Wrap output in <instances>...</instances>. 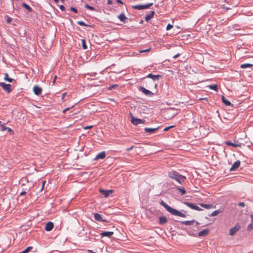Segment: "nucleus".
Here are the masks:
<instances>
[{"label":"nucleus","instance_id":"nucleus-1","mask_svg":"<svg viewBox=\"0 0 253 253\" xmlns=\"http://www.w3.org/2000/svg\"><path fill=\"white\" fill-rule=\"evenodd\" d=\"M168 176L171 179L176 181L180 184L186 179V177L179 174L176 171H171L168 172Z\"/></svg>","mask_w":253,"mask_h":253},{"label":"nucleus","instance_id":"nucleus-2","mask_svg":"<svg viewBox=\"0 0 253 253\" xmlns=\"http://www.w3.org/2000/svg\"><path fill=\"white\" fill-rule=\"evenodd\" d=\"M161 77V75H153L152 74H149L147 76L146 78H150L153 80V82H151V83L154 85L155 88H156L157 87V84L155 83L154 81H158L160 79V78Z\"/></svg>","mask_w":253,"mask_h":253},{"label":"nucleus","instance_id":"nucleus-3","mask_svg":"<svg viewBox=\"0 0 253 253\" xmlns=\"http://www.w3.org/2000/svg\"><path fill=\"white\" fill-rule=\"evenodd\" d=\"M153 4V3H149L144 5H135L132 6V8L137 10L147 9Z\"/></svg>","mask_w":253,"mask_h":253},{"label":"nucleus","instance_id":"nucleus-4","mask_svg":"<svg viewBox=\"0 0 253 253\" xmlns=\"http://www.w3.org/2000/svg\"><path fill=\"white\" fill-rule=\"evenodd\" d=\"M0 86L7 93H9L11 91V85L10 84H6L5 83H0Z\"/></svg>","mask_w":253,"mask_h":253},{"label":"nucleus","instance_id":"nucleus-5","mask_svg":"<svg viewBox=\"0 0 253 253\" xmlns=\"http://www.w3.org/2000/svg\"><path fill=\"white\" fill-rule=\"evenodd\" d=\"M131 114V122L134 125L137 126L138 124H141L144 123V121L143 120L138 119V118H136L132 116V114Z\"/></svg>","mask_w":253,"mask_h":253},{"label":"nucleus","instance_id":"nucleus-6","mask_svg":"<svg viewBox=\"0 0 253 253\" xmlns=\"http://www.w3.org/2000/svg\"><path fill=\"white\" fill-rule=\"evenodd\" d=\"M184 204L189 208H191V209L196 210L198 211H200L202 210V209L199 207L196 206L195 204L193 203L185 202Z\"/></svg>","mask_w":253,"mask_h":253},{"label":"nucleus","instance_id":"nucleus-7","mask_svg":"<svg viewBox=\"0 0 253 253\" xmlns=\"http://www.w3.org/2000/svg\"><path fill=\"white\" fill-rule=\"evenodd\" d=\"M241 228L239 224H237L235 226L230 229L229 234L231 236H233Z\"/></svg>","mask_w":253,"mask_h":253},{"label":"nucleus","instance_id":"nucleus-8","mask_svg":"<svg viewBox=\"0 0 253 253\" xmlns=\"http://www.w3.org/2000/svg\"><path fill=\"white\" fill-rule=\"evenodd\" d=\"M171 214L174 215H177L180 217H186V215L184 213H181L180 211L172 208L171 211H170V212Z\"/></svg>","mask_w":253,"mask_h":253},{"label":"nucleus","instance_id":"nucleus-9","mask_svg":"<svg viewBox=\"0 0 253 253\" xmlns=\"http://www.w3.org/2000/svg\"><path fill=\"white\" fill-rule=\"evenodd\" d=\"M140 90L141 91L146 95L148 96L151 97L154 95V93L152 91L146 89L145 87L142 86L140 87Z\"/></svg>","mask_w":253,"mask_h":253},{"label":"nucleus","instance_id":"nucleus-10","mask_svg":"<svg viewBox=\"0 0 253 253\" xmlns=\"http://www.w3.org/2000/svg\"><path fill=\"white\" fill-rule=\"evenodd\" d=\"M99 191L105 198L108 197L113 192L112 190H104L102 189H100Z\"/></svg>","mask_w":253,"mask_h":253},{"label":"nucleus","instance_id":"nucleus-11","mask_svg":"<svg viewBox=\"0 0 253 253\" xmlns=\"http://www.w3.org/2000/svg\"><path fill=\"white\" fill-rule=\"evenodd\" d=\"M241 162L239 160L236 161L230 169V171H235L237 169L240 165Z\"/></svg>","mask_w":253,"mask_h":253},{"label":"nucleus","instance_id":"nucleus-12","mask_svg":"<svg viewBox=\"0 0 253 253\" xmlns=\"http://www.w3.org/2000/svg\"><path fill=\"white\" fill-rule=\"evenodd\" d=\"M33 91L36 95H39L42 93V88L38 85H35L33 87Z\"/></svg>","mask_w":253,"mask_h":253},{"label":"nucleus","instance_id":"nucleus-13","mask_svg":"<svg viewBox=\"0 0 253 253\" xmlns=\"http://www.w3.org/2000/svg\"><path fill=\"white\" fill-rule=\"evenodd\" d=\"M53 223L52 222L49 221L46 224L45 230L46 231H50L53 229Z\"/></svg>","mask_w":253,"mask_h":253},{"label":"nucleus","instance_id":"nucleus-14","mask_svg":"<svg viewBox=\"0 0 253 253\" xmlns=\"http://www.w3.org/2000/svg\"><path fill=\"white\" fill-rule=\"evenodd\" d=\"M114 234L113 232L112 231H103L100 233V235L102 237H110Z\"/></svg>","mask_w":253,"mask_h":253},{"label":"nucleus","instance_id":"nucleus-15","mask_svg":"<svg viewBox=\"0 0 253 253\" xmlns=\"http://www.w3.org/2000/svg\"><path fill=\"white\" fill-rule=\"evenodd\" d=\"M105 152L104 151H103L98 154L94 158V160H97L99 159H103L105 157Z\"/></svg>","mask_w":253,"mask_h":253},{"label":"nucleus","instance_id":"nucleus-16","mask_svg":"<svg viewBox=\"0 0 253 253\" xmlns=\"http://www.w3.org/2000/svg\"><path fill=\"white\" fill-rule=\"evenodd\" d=\"M159 128V127L156 128H148V127H145L144 130L145 132H148L150 134H152L154 133Z\"/></svg>","mask_w":253,"mask_h":253},{"label":"nucleus","instance_id":"nucleus-17","mask_svg":"<svg viewBox=\"0 0 253 253\" xmlns=\"http://www.w3.org/2000/svg\"><path fill=\"white\" fill-rule=\"evenodd\" d=\"M118 18L120 19L121 21L125 23L126 22V21L127 19V17L123 13L118 15Z\"/></svg>","mask_w":253,"mask_h":253},{"label":"nucleus","instance_id":"nucleus-18","mask_svg":"<svg viewBox=\"0 0 253 253\" xmlns=\"http://www.w3.org/2000/svg\"><path fill=\"white\" fill-rule=\"evenodd\" d=\"M209 230L208 229H205L202 230V231H200L198 233V236H205L208 235L209 233Z\"/></svg>","mask_w":253,"mask_h":253},{"label":"nucleus","instance_id":"nucleus-19","mask_svg":"<svg viewBox=\"0 0 253 253\" xmlns=\"http://www.w3.org/2000/svg\"><path fill=\"white\" fill-rule=\"evenodd\" d=\"M154 14H155L154 11H151L150 13L146 16V17L145 18V21L147 22L149 21L153 17Z\"/></svg>","mask_w":253,"mask_h":253},{"label":"nucleus","instance_id":"nucleus-20","mask_svg":"<svg viewBox=\"0 0 253 253\" xmlns=\"http://www.w3.org/2000/svg\"><path fill=\"white\" fill-rule=\"evenodd\" d=\"M160 204L167 210L168 211L170 212V211H171L172 208L170 207V206L166 204L163 201H161Z\"/></svg>","mask_w":253,"mask_h":253},{"label":"nucleus","instance_id":"nucleus-21","mask_svg":"<svg viewBox=\"0 0 253 253\" xmlns=\"http://www.w3.org/2000/svg\"><path fill=\"white\" fill-rule=\"evenodd\" d=\"M253 66V64L250 63H245L241 65V68L242 69H246L248 68H252Z\"/></svg>","mask_w":253,"mask_h":253},{"label":"nucleus","instance_id":"nucleus-22","mask_svg":"<svg viewBox=\"0 0 253 253\" xmlns=\"http://www.w3.org/2000/svg\"><path fill=\"white\" fill-rule=\"evenodd\" d=\"M167 218L165 216H160L159 218V223L161 224H164L167 222Z\"/></svg>","mask_w":253,"mask_h":253},{"label":"nucleus","instance_id":"nucleus-23","mask_svg":"<svg viewBox=\"0 0 253 253\" xmlns=\"http://www.w3.org/2000/svg\"><path fill=\"white\" fill-rule=\"evenodd\" d=\"M94 217L95 219L98 221H103V220L102 219L101 215L99 213H95Z\"/></svg>","mask_w":253,"mask_h":253},{"label":"nucleus","instance_id":"nucleus-24","mask_svg":"<svg viewBox=\"0 0 253 253\" xmlns=\"http://www.w3.org/2000/svg\"><path fill=\"white\" fill-rule=\"evenodd\" d=\"M225 144L227 145H228V146H233L234 147H240V144H236V143H233L231 142L230 141H226L225 142Z\"/></svg>","mask_w":253,"mask_h":253},{"label":"nucleus","instance_id":"nucleus-25","mask_svg":"<svg viewBox=\"0 0 253 253\" xmlns=\"http://www.w3.org/2000/svg\"><path fill=\"white\" fill-rule=\"evenodd\" d=\"M200 205L201 207L204 208L206 209H210L211 208H212V205H211V204H206L201 203L200 204Z\"/></svg>","mask_w":253,"mask_h":253},{"label":"nucleus","instance_id":"nucleus-26","mask_svg":"<svg viewBox=\"0 0 253 253\" xmlns=\"http://www.w3.org/2000/svg\"><path fill=\"white\" fill-rule=\"evenodd\" d=\"M4 81L9 83H11L13 81V79L8 77V75L7 73H4Z\"/></svg>","mask_w":253,"mask_h":253},{"label":"nucleus","instance_id":"nucleus-27","mask_svg":"<svg viewBox=\"0 0 253 253\" xmlns=\"http://www.w3.org/2000/svg\"><path fill=\"white\" fill-rule=\"evenodd\" d=\"M222 101L226 106H230L231 104V102L227 100L223 96H222Z\"/></svg>","mask_w":253,"mask_h":253},{"label":"nucleus","instance_id":"nucleus-28","mask_svg":"<svg viewBox=\"0 0 253 253\" xmlns=\"http://www.w3.org/2000/svg\"><path fill=\"white\" fill-rule=\"evenodd\" d=\"M22 6L26 8L28 11L32 12L33 9L28 4H27L26 3H22Z\"/></svg>","mask_w":253,"mask_h":253},{"label":"nucleus","instance_id":"nucleus-29","mask_svg":"<svg viewBox=\"0 0 253 253\" xmlns=\"http://www.w3.org/2000/svg\"><path fill=\"white\" fill-rule=\"evenodd\" d=\"M176 190L179 191L181 195H184L186 193V191L183 187H176Z\"/></svg>","mask_w":253,"mask_h":253},{"label":"nucleus","instance_id":"nucleus-30","mask_svg":"<svg viewBox=\"0 0 253 253\" xmlns=\"http://www.w3.org/2000/svg\"><path fill=\"white\" fill-rule=\"evenodd\" d=\"M194 222V220H190V221L187 220V221H182L181 223L183 224H184L185 225H192Z\"/></svg>","mask_w":253,"mask_h":253},{"label":"nucleus","instance_id":"nucleus-31","mask_svg":"<svg viewBox=\"0 0 253 253\" xmlns=\"http://www.w3.org/2000/svg\"><path fill=\"white\" fill-rule=\"evenodd\" d=\"M77 24L81 26H84L86 27H90V25L85 24L83 21H79L77 22Z\"/></svg>","mask_w":253,"mask_h":253},{"label":"nucleus","instance_id":"nucleus-32","mask_svg":"<svg viewBox=\"0 0 253 253\" xmlns=\"http://www.w3.org/2000/svg\"><path fill=\"white\" fill-rule=\"evenodd\" d=\"M209 87H210V88L213 89L214 90H215V91H217L218 89V87L216 84L211 85L209 86Z\"/></svg>","mask_w":253,"mask_h":253},{"label":"nucleus","instance_id":"nucleus-33","mask_svg":"<svg viewBox=\"0 0 253 253\" xmlns=\"http://www.w3.org/2000/svg\"><path fill=\"white\" fill-rule=\"evenodd\" d=\"M32 249V247H28L25 250L19 253H28Z\"/></svg>","mask_w":253,"mask_h":253},{"label":"nucleus","instance_id":"nucleus-34","mask_svg":"<svg viewBox=\"0 0 253 253\" xmlns=\"http://www.w3.org/2000/svg\"><path fill=\"white\" fill-rule=\"evenodd\" d=\"M82 43L83 48L84 49H86L87 48V45L85 44V41L84 39L82 40Z\"/></svg>","mask_w":253,"mask_h":253},{"label":"nucleus","instance_id":"nucleus-35","mask_svg":"<svg viewBox=\"0 0 253 253\" xmlns=\"http://www.w3.org/2000/svg\"><path fill=\"white\" fill-rule=\"evenodd\" d=\"M84 7H85L86 8L88 9H89V10H95V8H94V7L91 6H90V5H88V4H85V6H84Z\"/></svg>","mask_w":253,"mask_h":253},{"label":"nucleus","instance_id":"nucleus-36","mask_svg":"<svg viewBox=\"0 0 253 253\" xmlns=\"http://www.w3.org/2000/svg\"><path fill=\"white\" fill-rule=\"evenodd\" d=\"M219 211L218 210H216V211H213L211 214V216H216L217 215L218 213H219Z\"/></svg>","mask_w":253,"mask_h":253},{"label":"nucleus","instance_id":"nucleus-37","mask_svg":"<svg viewBox=\"0 0 253 253\" xmlns=\"http://www.w3.org/2000/svg\"><path fill=\"white\" fill-rule=\"evenodd\" d=\"M118 86V85L117 84H113V85H111L109 86L108 87V89L109 90H112L114 88H115V87H117Z\"/></svg>","mask_w":253,"mask_h":253},{"label":"nucleus","instance_id":"nucleus-38","mask_svg":"<svg viewBox=\"0 0 253 253\" xmlns=\"http://www.w3.org/2000/svg\"><path fill=\"white\" fill-rule=\"evenodd\" d=\"M172 27H173V26L172 25H171L170 24H168L167 26L166 29H167V30H169L171 29Z\"/></svg>","mask_w":253,"mask_h":253},{"label":"nucleus","instance_id":"nucleus-39","mask_svg":"<svg viewBox=\"0 0 253 253\" xmlns=\"http://www.w3.org/2000/svg\"><path fill=\"white\" fill-rule=\"evenodd\" d=\"M172 127H173V126H169L165 127L164 129V130L166 131H168V130H169L170 128H172Z\"/></svg>","mask_w":253,"mask_h":253},{"label":"nucleus","instance_id":"nucleus-40","mask_svg":"<svg viewBox=\"0 0 253 253\" xmlns=\"http://www.w3.org/2000/svg\"><path fill=\"white\" fill-rule=\"evenodd\" d=\"M70 10L75 13H77L78 12V10L77 9L75 8V7H71L70 8Z\"/></svg>","mask_w":253,"mask_h":253},{"label":"nucleus","instance_id":"nucleus-41","mask_svg":"<svg viewBox=\"0 0 253 253\" xmlns=\"http://www.w3.org/2000/svg\"><path fill=\"white\" fill-rule=\"evenodd\" d=\"M150 48H148L147 49H145V50H140L139 52L140 53H143V52H148V51H149L150 50Z\"/></svg>","mask_w":253,"mask_h":253},{"label":"nucleus","instance_id":"nucleus-42","mask_svg":"<svg viewBox=\"0 0 253 253\" xmlns=\"http://www.w3.org/2000/svg\"><path fill=\"white\" fill-rule=\"evenodd\" d=\"M238 205L240 207H244L245 206V204L243 202H240L239 204H238Z\"/></svg>","mask_w":253,"mask_h":253},{"label":"nucleus","instance_id":"nucleus-43","mask_svg":"<svg viewBox=\"0 0 253 253\" xmlns=\"http://www.w3.org/2000/svg\"><path fill=\"white\" fill-rule=\"evenodd\" d=\"M60 9L62 11H64L65 10V7L63 5H60Z\"/></svg>","mask_w":253,"mask_h":253},{"label":"nucleus","instance_id":"nucleus-44","mask_svg":"<svg viewBox=\"0 0 253 253\" xmlns=\"http://www.w3.org/2000/svg\"><path fill=\"white\" fill-rule=\"evenodd\" d=\"M113 3V1L112 0H107V4L109 5H111Z\"/></svg>","mask_w":253,"mask_h":253},{"label":"nucleus","instance_id":"nucleus-45","mask_svg":"<svg viewBox=\"0 0 253 253\" xmlns=\"http://www.w3.org/2000/svg\"><path fill=\"white\" fill-rule=\"evenodd\" d=\"M92 127V126H85L84 128L85 129H89V128H91Z\"/></svg>","mask_w":253,"mask_h":253},{"label":"nucleus","instance_id":"nucleus-46","mask_svg":"<svg viewBox=\"0 0 253 253\" xmlns=\"http://www.w3.org/2000/svg\"><path fill=\"white\" fill-rule=\"evenodd\" d=\"M26 194V192L25 191H22L20 193V195L21 196L25 195Z\"/></svg>","mask_w":253,"mask_h":253},{"label":"nucleus","instance_id":"nucleus-47","mask_svg":"<svg viewBox=\"0 0 253 253\" xmlns=\"http://www.w3.org/2000/svg\"><path fill=\"white\" fill-rule=\"evenodd\" d=\"M180 55V54L179 53H177V54L175 55L173 58L175 59L176 58H177V57H178Z\"/></svg>","mask_w":253,"mask_h":253},{"label":"nucleus","instance_id":"nucleus-48","mask_svg":"<svg viewBox=\"0 0 253 253\" xmlns=\"http://www.w3.org/2000/svg\"><path fill=\"white\" fill-rule=\"evenodd\" d=\"M46 181L44 180L43 181H42V190L43 188L44 187V184L45 183Z\"/></svg>","mask_w":253,"mask_h":253},{"label":"nucleus","instance_id":"nucleus-49","mask_svg":"<svg viewBox=\"0 0 253 253\" xmlns=\"http://www.w3.org/2000/svg\"><path fill=\"white\" fill-rule=\"evenodd\" d=\"M70 108H67L66 109H65L63 111V112L64 113H65L67 111L69 110L70 109Z\"/></svg>","mask_w":253,"mask_h":253},{"label":"nucleus","instance_id":"nucleus-50","mask_svg":"<svg viewBox=\"0 0 253 253\" xmlns=\"http://www.w3.org/2000/svg\"><path fill=\"white\" fill-rule=\"evenodd\" d=\"M117 2L118 3H121V4H123V2L122 1V0H117Z\"/></svg>","mask_w":253,"mask_h":253},{"label":"nucleus","instance_id":"nucleus-51","mask_svg":"<svg viewBox=\"0 0 253 253\" xmlns=\"http://www.w3.org/2000/svg\"><path fill=\"white\" fill-rule=\"evenodd\" d=\"M66 95V93H64L62 94V99L63 100H64V98H65V95Z\"/></svg>","mask_w":253,"mask_h":253},{"label":"nucleus","instance_id":"nucleus-52","mask_svg":"<svg viewBox=\"0 0 253 253\" xmlns=\"http://www.w3.org/2000/svg\"><path fill=\"white\" fill-rule=\"evenodd\" d=\"M132 148H133V147H130V148H127V149H126V151H130L131 150H132Z\"/></svg>","mask_w":253,"mask_h":253},{"label":"nucleus","instance_id":"nucleus-53","mask_svg":"<svg viewBox=\"0 0 253 253\" xmlns=\"http://www.w3.org/2000/svg\"><path fill=\"white\" fill-rule=\"evenodd\" d=\"M4 129H7L8 131H9V132L12 130L11 129L9 128V127H4Z\"/></svg>","mask_w":253,"mask_h":253},{"label":"nucleus","instance_id":"nucleus-54","mask_svg":"<svg viewBox=\"0 0 253 253\" xmlns=\"http://www.w3.org/2000/svg\"><path fill=\"white\" fill-rule=\"evenodd\" d=\"M251 218H252V221H253V214H251Z\"/></svg>","mask_w":253,"mask_h":253},{"label":"nucleus","instance_id":"nucleus-55","mask_svg":"<svg viewBox=\"0 0 253 253\" xmlns=\"http://www.w3.org/2000/svg\"><path fill=\"white\" fill-rule=\"evenodd\" d=\"M10 21H11V19L9 18V19H7V23H10Z\"/></svg>","mask_w":253,"mask_h":253},{"label":"nucleus","instance_id":"nucleus-56","mask_svg":"<svg viewBox=\"0 0 253 253\" xmlns=\"http://www.w3.org/2000/svg\"><path fill=\"white\" fill-rule=\"evenodd\" d=\"M56 3H57L58 2L59 0H53Z\"/></svg>","mask_w":253,"mask_h":253},{"label":"nucleus","instance_id":"nucleus-57","mask_svg":"<svg viewBox=\"0 0 253 253\" xmlns=\"http://www.w3.org/2000/svg\"><path fill=\"white\" fill-rule=\"evenodd\" d=\"M2 130H7V129H4V127H3L2 128Z\"/></svg>","mask_w":253,"mask_h":253},{"label":"nucleus","instance_id":"nucleus-58","mask_svg":"<svg viewBox=\"0 0 253 253\" xmlns=\"http://www.w3.org/2000/svg\"><path fill=\"white\" fill-rule=\"evenodd\" d=\"M62 0V1H64V0Z\"/></svg>","mask_w":253,"mask_h":253}]
</instances>
